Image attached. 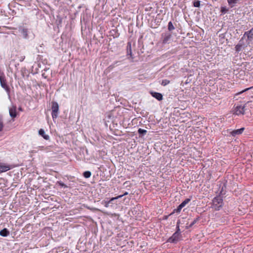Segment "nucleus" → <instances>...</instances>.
Instances as JSON below:
<instances>
[{
  "label": "nucleus",
  "instance_id": "1",
  "mask_svg": "<svg viewBox=\"0 0 253 253\" xmlns=\"http://www.w3.org/2000/svg\"><path fill=\"white\" fill-rule=\"evenodd\" d=\"M223 199L220 195L215 197L212 202L211 207L216 211H219L222 207Z\"/></svg>",
  "mask_w": 253,
  "mask_h": 253
},
{
  "label": "nucleus",
  "instance_id": "2",
  "mask_svg": "<svg viewBox=\"0 0 253 253\" xmlns=\"http://www.w3.org/2000/svg\"><path fill=\"white\" fill-rule=\"evenodd\" d=\"M249 44L250 42L246 41L245 42L244 37H242L239 43L235 46V50L236 52L239 53L240 51L243 50Z\"/></svg>",
  "mask_w": 253,
  "mask_h": 253
},
{
  "label": "nucleus",
  "instance_id": "3",
  "mask_svg": "<svg viewBox=\"0 0 253 253\" xmlns=\"http://www.w3.org/2000/svg\"><path fill=\"white\" fill-rule=\"evenodd\" d=\"M252 101H248L243 106L242 105H237L234 107L233 110V114L236 115H244L245 114V107L250 103H251Z\"/></svg>",
  "mask_w": 253,
  "mask_h": 253
},
{
  "label": "nucleus",
  "instance_id": "4",
  "mask_svg": "<svg viewBox=\"0 0 253 253\" xmlns=\"http://www.w3.org/2000/svg\"><path fill=\"white\" fill-rule=\"evenodd\" d=\"M51 115L53 120L56 119L59 113V105L57 102L52 101L51 102Z\"/></svg>",
  "mask_w": 253,
  "mask_h": 253
},
{
  "label": "nucleus",
  "instance_id": "5",
  "mask_svg": "<svg viewBox=\"0 0 253 253\" xmlns=\"http://www.w3.org/2000/svg\"><path fill=\"white\" fill-rule=\"evenodd\" d=\"M181 235L174 233L167 240V242L170 243L176 244L180 239Z\"/></svg>",
  "mask_w": 253,
  "mask_h": 253
},
{
  "label": "nucleus",
  "instance_id": "6",
  "mask_svg": "<svg viewBox=\"0 0 253 253\" xmlns=\"http://www.w3.org/2000/svg\"><path fill=\"white\" fill-rule=\"evenodd\" d=\"M172 37L171 34L169 32H166L161 34V39L163 44L169 43Z\"/></svg>",
  "mask_w": 253,
  "mask_h": 253
},
{
  "label": "nucleus",
  "instance_id": "7",
  "mask_svg": "<svg viewBox=\"0 0 253 253\" xmlns=\"http://www.w3.org/2000/svg\"><path fill=\"white\" fill-rule=\"evenodd\" d=\"M0 83L1 87L3 88L8 93H9L10 88L6 84V81L3 74L0 75Z\"/></svg>",
  "mask_w": 253,
  "mask_h": 253
},
{
  "label": "nucleus",
  "instance_id": "8",
  "mask_svg": "<svg viewBox=\"0 0 253 253\" xmlns=\"http://www.w3.org/2000/svg\"><path fill=\"white\" fill-rule=\"evenodd\" d=\"M190 199L187 198L184 201H183L177 207L176 209L173 210L172 213H174L175 212H180L181 209L185 207V206L188 204L190 201Z\"/></svg>",
  "mask_w": 253,
  "mask_h": 253
},
{
  "label": "nucleus",
  "instance_id": "9",
  "mask_svg": "<svg viewBox=\"0 0 253 253\" xmlns=\"http://www.w3.org/2000/svg\"><path fill=\"white\" fill-rule=\"evenodd\" d=\"M247 37V39L246 40L247 42L250 43L253 40V28L250 30L245 32L242 37H244V39L246 37Z\"/></svg>",
  "mask_w": 253,
  "mask_h": 253
},
{
  "label": "nucleus",
  "instance_id": "10",
  "mask_svg": "<svg viewBox=\"0 0 253 253\" xmlns=\"http://www.w3.org/2000/svg\"><path fill=\"white\" fill-rule=\"evenodd\" d=\"M9 165L4 163H0V173L7 171L10 169Z\"/></svg>",
  "mask_w": 253,
  "mask_h": 253
},
{
  "label": "nucleus",
  "instance_id": "11",
  "mask_svg": "<svg viewBox=\"0 0 253 253\" xmlns=\"http://www.w3.org/2000/svg\"><path fill=\"white\" fill-rule=\"evenodd\" d=\"M150 94L153 97L155 98L158 101H162L163 99V96L161 93L155 91H150Z\"/></svg>",
  "mask_w": 253,
  "mask_h": 253
},
{
  "label": "nucleus",
  "instance_id": "12",
  "mask_svg": "<svg viewBox=\"0 0 253 253\" xmlns=\"http://www.w3.org/2000/svg\"><path fill=\"white\" fill-rule=\"evenodd\" d=\"M9 115L12 118H15L17 116L16 106H12L9 109Z\"/></svg>",
  "mask_w": 253,
  "mask_h": 253
},
{
  "label": "nucleus",
  "instance_id": "13",
  "mask_svg": "<svg viewBox=\"0 0 253 253\" xmlns=\"http://www.w3.org/2000/svg\"><path fill=\"white\" fill-rule=\"evenodd\" d=\"M244 129H245L244 127H242L240 129L233 130L230 132V134L233 136H235L237 135L242 134L243 133V132L244 131Z\"/></svg>",
  "mask_w": 253,
  "mask_h": 253
},
{
  "label": "nucleus",
  "instance_id": "14",
  "mask_svg": "<svg viewBox=\"0 0 253 253\" xmlns=\"http://www.w3.org/2000/svg\"><path fill=\"white\" fill-rule=\"evenodd\" d=\"M19 31L22 34L23 38L27 39L28 37V30L27 28H24L22 27H19Z\"/></svg>",
  "mask_w": 253,
  "mask_h": 253
},
{
  "label": "nucleus",
  "instance_id": "15",
  "mask_svg": "<svg viewBox=\"0 0 253 253\" xmlns=\"http://www.w3.org/2000/svg\"><path fill=\"white\" fill-rule=\"evenodd\" d=\"M227 181L225 180V181L223 183V185L222 186V187L220 189V192H219V195H220V196L224 195L225 194L226 189V187H227Z\"/></svg>",
  "mask_w": 253,
  "mask_h": 253
},
{
  "label": "nucleus",
  "instance_id": "16",
  "mask_svg": "<svg viewBox=\"0 0 253 253\" xmlns=\"http://www.w3.org/2000/svg\"><path fill=\"white\" fill-rule=\"evenodd\" d=\"M126 50L127 55H129L130 57L132 58L131 42H127Z\"/></svg>",
  "mask_w": 253,
  "mask_h": 253
},
{
  "label": "nucleus",
  "instance_id": "17",
  "mask_svg": "<svg viewBox=\"0 0 253 253\" xmlns=\"http://www.w3.org/2000/svg\"><path fill=\"white\" fill-rule=\"evenodd\" d=\"M39 134L41 135L44 139L45 140H49V135L45 134L44 130L41 128L39 130Z\"/></svg>",
  "mask_w": 253,
  "mask_h": 253
},
{
  "label": "nucleus",
  "instance_id": "18",
  "mask_svg": "<svg viewBox=\"0 0 253 253\" xmlns=\"http://www.w3.org/2000/svg\"><path fill=\"white\" fill-rule=\"evenodd\" d=\"M9 233V231L7 228H4L0 231V235L2 237H7Z\"/></svg>",
  "mask_w": 253,
  "mask_h": 253
},
{
  "label": "nucleus",
  "instance_id": "19",
  "mask_svg": "<svg viewBox=\"0 0 253 253\" xmlns=\"http://www.w3.org/2000/svg\"><path fill=\"white\" fill-rule=\"evenodd\" d=\"M239 0H227L228 5L231 8H233Z\"/></svg>",
  "mask_w": 253,
  "mask_h": 253
},
{
  "label": "nucleus",
  "instance_id": "20",
  "mask_svg": "<svg viewBox=\"0 0 253 253\" xmlns=\"http://www.w3.org/2000/svg\"><path fill=\"white\" fill-rule=\"evenodd\" d=\"M174 29H175V27L173 25L172 22L171 21L169 22L168 23V32L170 33V32H171L172 31H173Z\"/></svg>",
  "mask_w": 253,
  "mask_h": 253
},
{
  "label": "nucleus",
  "instance_id": "21",
  "mask_svg": "<svg viewBox=\"0 0 253 253\" xmlns=\"http://www.w3.org/2000/svg\"><path fill=\"white\" fill-rule=\"evenodd\" d=\"M200 216H198L197 217H196L189 226H186V229H189V228L192 227L195 224H196L200 220Z\"/></svg>",
  "mask_w": 253,
  "mask_h": 253
},
{
  "label": "nucleus",
  "instance_id": "22",
  "mask_svg": "<svg viewBox=\"0 0 253 253\" xmlns=\"http://www.w3.org/2000/svg\"><path fill=\"white\" fill-rule=\"evenodd\" d=\"M229 11V8H227L226 6H221L220 8V12L221 13V15H224L227 13Z\"/></svg>",
  "mask_w": 253,
  "mask_h": 253
},
{
  "label": "nucleus",
  "instance_id": "23",
  "mask_svg": "<svg viewBox=\"0 0 253 253\" xmlns=\"http://www.w3.org/2000/svg\"><path fill=\"white\" fill-rule=\"evenodd\" d=\"M4 127L2 116L0 115V131L3 130Z\"/></svg>",
  "mask_w": 253,
  "mask_h": 253
},
{
  "label": "nucleus",
  "instance_id": "24",
  "mask_svg": "<svg viewBox=\"0 0 253 253\" xmlns=\"http://www.w3.org/2000/svg\"><path fill=\"white\" fill-rule=\"evenodd\" d=\"M179 223H180V221L178 220L177 222V223H176V231L174 233H177V234L181 235L180 229L179 228Z\"/></svg>",
  "mask_w": 253,
  "mask_h": 253
},
{
  "label": "nucleus",
  "instance_id": "25",
  "mask_svg": "<svg viewBox=\"0 0 253 253\" xmlns=\"http://www.w3.org/2000/svg\"><path fill=\"white\" fill-rule=\"evenodd\" d=\"M83 176L85 178H89L91 176V172L89 171H85L83 173Z\"/></svg>",
  "mask_w": 253,
  "mask_h": 253
},
{
  "label": "nucleus",
  "instance_id": "26",
  "mask_svg": "<svg viewBox=\"0 0 253 253\" xmlns=\"http://www.w3.org/2000/svg\"><path fill=\"white\" fill-rule=\"evenodd\" d=\"M201 1L199 0H195L193 1V6L195 7H199L200 6Z\"/></svg>",
  "mask_w": 253,
  "mask_h": 253
},
{
  "label": "nucleus",
  "instance_id": "27",
  "mask_svg": "<svg viewBox=\"0 0 253 253\" xmlns=\"http://www.w3.org/2000/svg\"><path fill=\"white\" fill-rule=\"evenodd\" d=\"M253 88V86H252V87H250L247 88H246V89H244V90H243L241 91L240 92H239L237 93L236 94V95H239V94H241L243 93V92H246V91H247L249 90V89H251V88Z\"/></svg>",
  "mask_w": 253,
  "mask_h": 253
},
{
  "label": "nucleus",
  "instance_id": "28",
  "mask_svg": "<svg viewBox=\"0 0 253 253\" xmlns=\"http://www.w3.org/2000/svg\"><path fill=\"white\" fill-rule=\"evenodd\" d=\"M110 201H102V204H103L104 205V206L106 208H108L109 206V204L110 203Z\"/></svg>",
  "mask_w": 253,
  "mask_h": 253
},
{
  "label": "nucleus",
  "instance_id": "29",
  "mask_svg": "<svg viewBox=\"0 0 253 253\" xmlns=\"http://www.w3.org/2000/svg\"><path fill=\"white\" fill-rule=\"evenodd\" d=\"M57 184H58L59 186L62 187L66 188L68 187V186L66 185H65L63 182H62L61 181H57Z\"/></svg>",
  "mask_w": 253,
  "mask_h": 253
},
{
  "label": "nucleus",
  "instance_id": "30",
  "mask_svg": "<svg viewBox=\"0 0 253 253\" xmlns=\"http://www.w3.org/2000/svg\"><path fill=\"white\" fill-rule=\"evenodd\" d=\"M170 81L168 80H163L161 84L162 85L165 86L168 84L169 83Z\"/></svg>",
  "mask_w": 253,
  "mask_h": 253
},
{
  "label": "nucleus",
  "instance_id": "31",
  "mask_svg": "<svg viewBox=\"0 0 253 253\" xmlns=\"http://www.w3.org/2000/svg\"><path fill=\"white\" fill-rule=\"evenodd\" d=\"M123 197V195H119L117 197H113L112 198L110 199V200H109V201H110V202H112V201L115 200H117V199H118L119 198H121Z\"/></svg>",
  "mask_w": 253,
  "mask_h": 253
},
{
  "label": "nucleus",
  "instance_id": "32",
  "mask_svg": "<svg viewBox=\"0 0 253 253\" xmlns=\"http://www.w3.org/2000/svg\"><path fill=\"white\" fill-rule=\"evenodd\" d=\"M173 213H172V212H171L169 214V215H164L163 217V220H167L169 218V217L171 215H172Z\"/></svg>",
  "mask_w": 253,
  "mask_h": 253
},
{
  "label": "nucleus",
  "instance_id": "33",
  "mask_svg": "<svg viewBox=\"0 0 253 253\" xmlns=\"http://www.w3.org/2000/svg\"><path fill=\"white\" fill-rule=\"evenodd\" d=\"M25 58V56H20L19 57V61L20 62H22L24 60Z\"/></svg>",
  "mask_w": 253,
  "mask_h": 253
},
{
  "label": "nucleus",
  "instance_id": "34",
  "mask_svg": "<svg viewBox=\"0 0 253 253\" xmlns=\"http://www.w3.org/2000/svg\"><path fill=\"white\" fill-rule=\"evenodd\" d=\"M138 131V133L140 134V135H142V128H139Z\"/></svg>",
  "mask_w": 253,
  "mask_h": 253
},
{
  "label": "nucleus",
  "instance_id": "35",
  "mask_svg": "<svg viewBox=\"0 0 253 253\" xmlns=\"http://www.w3.org/2000/svg\"><path fill=\"white\" fill-rule=\"evenodd\" d=\"M128 194V192H125V193H124L123 194H122L121 195H123V197L124 196H126V195H127Z\"/></svg>",
  "mask_w": 253,
  "mask_h": 253
},
{
  "label": "nucleus",
  "instance_id": "36",
  "mask_svg": "<svg viewBox=\"0 0 253 253\" xmlns=\"http://www.w3.org/2000/svg\"><path fill=\"white\" fill-rule=\"evenodd\" d=\"M39 148L41 149V150H42L43 148H44V146H39Z\"/></svg>",
  "mask_w": 253,
  "mask_h": 253
},
{
  "label": "nucleus",
  "instance_id": "37",
  "mask_svg": "<svg viewBox=\"0 0 253 253\" xmlns=\"http://www.w3.org/2000/svg\"><path fill=\"white\" fill-rule=\"evenodd\" d=\"M146 130L145 129H143V135H144L146 133Z\"/></svg>",
  "mask_w": 253,
  "mask_h": 253
},
{
  "label": "nucleus",
  "instance_id": "38",
  "mask_svg": "<svg viewBox=\"0 0 253 253\" xmlns=\"http://www.w3.org/2000/svg\"><path fill=\"white\" fill-rule=\"evenodd\" d=\"M142 38V36H141L140 37V39H139V42H140V40H141V39Z\"/></svg>",
  "mask_w": 253,
  "mask_h": 253
},
{
  "label": "nucleus",
  "instance_id": "39",
  "mask_svg": "<svg viewBox=\"0 0 253 253\" xmlns=\"http://www.w3.org/2000/svg\"><path fill=\"white\" fill-rule=\"evenodd\" d=\"M33 151H34V152H37V150H33Z\"/></svg>",
  "mask_w": 253,
  "mask_h": 253
},
{
  "label": "nucleus",
  "instance_id": "40",
  "mask_svg": "<svg viewBox=\"0 0 253 253\" xmlns=\"http://www.w3.org/2000/svg\"><path fill=\"white\" fill-rule=\"evenodd\" d=\"M147 169H148V167L147 166L146 167ZM146 170H147V169H146Z\"/></svg>",
  "mask_w": 253,
  "mask_h": 253
}]
</instances>
